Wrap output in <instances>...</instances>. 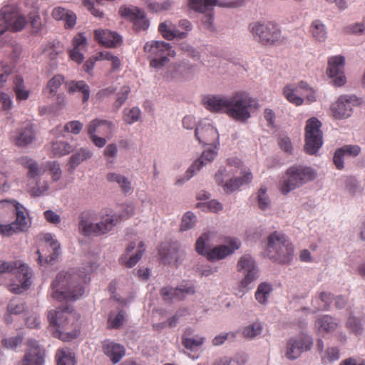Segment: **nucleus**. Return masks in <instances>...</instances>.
<instances>
[{"label":"nucleus","instance_id":"nucleus-22","mask_svg":"<svg viewBox=\"0 0 365 365\" xmlns=\"http://www.w3.org/2000/svg\"><path fill=\"white\" fill-rule=\"evenodd\" d=\"M87 48L86 38L78 34L72 40V47L68 49L69 58L71 61L81 64L84 59L83 52Z\"/></svg>","mask_w":365,"mask_h":365},{"label":"nucleus","instance_id":"nucleus-64","mask_svg":"<svg viewBox=\"0 0 365 365\" xmlns=\"http://www.w3.org/2000/svg\"><path fill=\"white\" fill-rule=\"evenodd\" d=\"M83 128V124L78 120H71L65 124L63 130L74 135L79 134Z\"/></svg>","mask_w":365,"mask_h":365},{"label":"nucleus","instance_id":"nucleus-25","mask_svg":"<svg viewBox=\"0 0 365 365\" xmlns=\"http://www.w3.org/2000/svg\"><path fill=\"white\" fill-rule=\"evenodd\" d=\"M158 30L162 37L168 41L183 39L187 36V32H180L176 25L170 19L160 22Z\"/></svg>","mask_w":365,"mask_h":365},{"label":"nucleus","instance_id":"nucleus-17","mask_svg":"<svg viewBox=\"0 0 365 365\" xmlns=\"http://www.w3.org/2000/svg\"><path fill=\"white\" fill-rule=\"evenodd\" d=\"M240 246L241 242L239 239L228 237L225 240L223 245L210 250L207 253V258L210 260H220L224 259L240 249Z\"/></svg>","mask_w":365,"mask_h":365},{"label":"nucleus","instance_id":"nucleus-12","mask_svg":"<svg viewBox=\"0 0 365 365\" xmlns=\"http://www.w3.org/2000/svg\"><path fill=\"white\" fill-rule=\"evenodd\" d=\"M237 270L243 275L240 288L248 289L249 285L258 279L259 269L255 259L249 254L242 255L237 263Z\"/></svg>","mask_w":365,"mask_h":365},{"label":"nucleus","instance_id":"nucleus-26","mask_svg":"<svg viewBox=\"0 0 365 365\" xmlns=\"http://www.w3.org/2000/svg\"><path fill=\"white\" fill-rule=\"evenodd\" d=\"M19 163L27 170V180L41 178L45 172V165L28 156H23L19 160Z\"/></svg>","mask_w":365,"mask_h":365},{"label":"nucleus","instance_id":"nucleus-18","mask_svg":"<svg viewBox=\"0 0 365 365\" xmlns=\"http://www.w3.org/2000/svg\"><path fill=\"white\" fill-rule=\"evenodd\" d=\"M36 133L31 123L14 130L11 135V142L19 148H27L36 140Z\"/></svg>","mask_w":365,"mask_h":365},{"label":"nucleus","instance_id":"nucleus-3","mask_svg":"<svg viewBox=\"0 0 365 365\" xmlns=\"http://www.w3.org/2000/svg\"><path fill=\"white\" fill-rule=\"evenodd\" d=\"M252 174L246 169L240 160L236 158L227 159L225 168H220L215 175L216 183L223 187L226 192H232L243 185L252 180Z\"/></svg>","mask_w":365,"mask_h":365},{"label":"nucleus","instance_id":"nucleus-56","mask_svg":"<svg viewBox=\"0 0 365 365\" xmlns=\"http://www.w3.org/2000/svg\"><path fill=\"white\" fill-rule=\"evenodd\" d=\"M118 152V148L115 143H110L106 145L103 150V155L107 160L108 165H113L115 163Z\"/></svg>","mask_w":365,"mask_h":365},{"label":"nucleus","instance_id":"nucleus-34","mask_svg":"<svg viewBox=\"0 0 365 365\" xmlns=\"http://www.w3.org/2000/svg\"><path fill=\"white\" fill-rule=\"evenodd\" d=\"M49 190L48 181L41 178L27 180L26 190L31 197H37L46 195Z\"/></svg>","mask_w":365,"mask_h":365},{"label":"nucleus","instance_id":"nucleus-29","mask_svg":"<svg viewBox=\"0 0 365 365\" xmlns=\"http://www.w3.org/2000/svg\"><path fill=\"white\" fill-rule=\"evenodd\" d=\"M103 353L110 359L113 364L118 363L125 354L123 346L110 340H105L103 342Z\"/></svg>","mask_w":365,"mask_h":365},{"label":"nucleus","instance_id":"nucleus-27","mask_svg":"<svg viewBox=\"0 0 365 365\" xmlns=\"http://www.w3.org/2000/svg\"><path fill=\"white\" fill-rule=\"evenodd\" d=\"M97 222H94V215L90 212H84L80 216L78 229L84 236H100L97 229Z\"/></svg>","mask_w":365,"mask_h":365},{"label":"nucleus","instance_id":"nucleus-31","mask_svg":"<svg viewBox=\"0 0 365 365\" xmlns=\"http://www.w3.org/2000/svg\"><path fill=\"white\" fill-rule=\"evenodd\" d=\"M106 178L110 183L116 184L125 194H131L133 192L134 188L130 180L120 173L109 172Z\"/></svg>","mask_w":365,"mask_h":365},{"label":"nucleus","instance_id":"nucleus-49","mask_svg":"<svg viewBox=\"0 0 365 365\" xmlns=\"http://www.w3.org/2000/svg\"><path fill=\"white\" fill-rule=\"evenodd\" d=\"M319 329L326 331H331L334 330L337 326V323L330 316L325 315L319 318L317 321Z\"/></svg>","mask_w":365,"mask_h":365},{"label":"nucleus","instance_id":"nucleus-41","mask_svg":"<svg viewBox=\"0 0 365 365\" xmlns=\"http://www.w3.org/2000/svg\"><path fill=\"white\" fill-rule=\"evenodd\" d=\"M68 91L70 93L81 92L83 94V103L88 101L90 98V88L83 81H71L68 85Z\"/></svg>","mask_w":365,"mask_h":365},{"label":"nucleus","instance_id":"nucleus-32","mask_svg":"<svg viewBox=\"0 0 365 365\" xmlns=\"http://www.w3.org/2000/svg\"><path fill=\"white\" fill-rule=\"evenodd\" d=\"M95 38L106 47H116L121 43V37L116 33L109 30H96Z\"/></svg>","mask_w":365,"mask_h":365},{"label":"nucleus","instance_id":"nucleus-55","mask_svg":"<svg viewBox=\"0 0 365 365\" xmlns=\"http://www.w3.org/2000/svg\"><path fill=\"white\" fill-rule=\"evenodd\" d=\"M339 356V349L337 347H328L326 349L324 354L322 356V361L323 364L330 363L338 360Z\"/></svg>","mask_w":365,"mask_h":365},{"label":"nucleus","instance_id":"nucleus-44","mask_svg":"<svg viewBox=\"0 0 365 365\" xmlns=\"http://www.w3.org/2000/svg\"><path fill=\"white\" fill-rule=\"evenodd\" d=\"M263 327L259 322H255L242 329V334L245 339H253L260 335L262 332Z\"/></svg>","mask_w":365,"mask_h":365},{"label":"nucleus","instance_id":"nucleus-19","mask_svg":"<svg viewBox=\"0 0 365 365\" xmlns=\"http://www.w3.org/2000/svg\"><path fill=\"white\" fill-rule=\"evenodd\" d=\"M344 57L336 56L329 58L328 61L327 74L333 78L335 86H341L346 83V77L344 74Z\"/></svg>","mask_w":365,"mask_h":365},{"label":"nucleus","instance_id":"nucleus-36","mask_svg":"<svg viewBox=\"0 0 365 365\" xmlns=\"http://www.w3.org/2000/svg\"><path fill=\"white\" fill-rule=\"evenodd\" d=\"M297 185V167L289 168L283 176L280 182V191L287 195L291 190H294Z\"/></svg>","mask_w":365,"mask_h":365},{"label":"nucleus","instance_id":"nucleus-47","mask_svg":"<svg viewBox=\"0 0 365 365\" xmlns=\"http://www.w3.org/2000/svg\"><path fill=\"white\" fill-rule=\"evenodd\" d=\"M197 221V216L191 211L186 212L182 217L180 230L182 232L193 228Z\"/></svg>","mask_w":365,"mask_h":365},{"label":"nucleus","instance_id":"nucleus-8","mask_svg":"<svg viewBox=\"0 0 365 365\" xmlns=\"http://www.w3.org/2000/svg\"><path fill=\"white\" fill-rule=\"evenodd\" d=\"M247 0H187L188 8L197 13L206 15L205 22L207 26L212 25L215 6L222 8H237L242 6Z\"/></svg>","mask_w":365,"mask_h":365},{"label":"nucleus","instance_id":"nucleus-21","mask_svg":"<svg viewBox=\"0 0 365 365\" xmlns=\"http://www.w3.org/2000/svg\"><path fill=\"white\" fill-rule=\"evenodd\" d=\"M133 213V207L128 206L126 209V215L120 217L115 213H109L103 215L101 220L97 222V229L99 231V235H103L110 232L121 220L122 217L131 216Z\"/></svg>","mask_w":365,"mask_h":365},{"label":"nucleus","instance_id":"nucleus-11","mask_svg":"<svg viewBox=\"0 0 365 365\" xmlns=\"http://www.w3.org/2000/svg\"><path fill=\"white\" fill-rule=\"evenodd\" d=\"M322 123L315 117L308 119L305 125L304 150L309 155L316 154L323 145Z\"/></svg>","mask_w":365,"mask_h":365},{"label":"nucleus","instance_id":"nucleus-20","mask_svg":"<svg viewBox=\"0 0 365 365\" xmlns=\"http://www.w3.org/2000/svg\"><path fill=\"white\" fill-rule=\"evenodd\" d=\"M357 103L354 96H340L337 101L331 106V110L336 118H346L351 115L352 106Z\"/></svg>","mask_w":365,"mask_h":365},{"label":"nucleus","instance_id":"nucleus-50","mask_svg":"<svg viewBox=\"0 0 365 365\" xmlns=\"http://www.w3.org/2000/svg\"><path fill=\"white\" fill-rule=\"evenodd\" d=\"M141 115V111L138 107L131 108H125L123 110V120L129 125H131L139 120Z\"/></svg>","mask_w":365,"mask_h":365},{"label":"nucleus","instance_id":"nucleus-46","mask_svg":"<svg viewBox=\"0 0 365 365\" xmlns=\"http://www.w3.org/2000/svg\"><path fill=\"white\" fill-rule=\"evenodd\" d=\"M14 90L16 93V99L25 101L29 97V91L25 88L24 80L20 76H16L14 81Z\"/></svg>","mask_w":365,"mask_h":365},{"label":"nucleus","instance_id":"nucleus-39","mask_svg":"<svg viewBox=\"0 0 365 365\" xmlns=\"http://www.w3.org/2000/svg\"><path fill=\"white\" fill-rule=\"evenodd\" d=\"M72 150V146L66 141L56 139L51 143V152L54 157L66 155Z\"/></svg>","mask_w":365,"mask_h":365},{"label":"nucleus","instance_id":"nucleus-16","mask_svg":"<svg viewBox=\"0 0 365 365\" xmlns=\"http://www.w3.org/2000/svg\"><path fill=\"white\" fill-rule=\"evenodd\" d=\"M14 212L16 216L15 221L3 225L2 235L9 236L19 232H24L29 227L30 220L26 217L25 207L19 204Z\"/></svg>","mask_w":365,"mask_h":365},{"label":"nucleus","instance_id":"nucleus-1","mask_svg":"<svg viewBox=\"0 0 365 365\" xmlns=\"http://www.w3.org/2000/svg\"><path fill=\"white\" fill-rule=\"evenodd\" d=\"M202 103L211 112L225 113L242 123H246L259 107L258 101L244 91H235L230 96L207 95L202 98Z\"/></svg>","mask_w":365,"mask_h":365},{"label":"nucleus","instance_id":"nucleus-57","mask_svg":"<svg viewBox=\"0 0 365 365\" xmlns=\"http://www.w3.org/2000/svg\"><path fill=\"white\" fill-rule=\"evenodd\" d=\"M19 205V203L16 201L7 200L0 201V217L10 213H14V210Z\"/></svg>","mask_w":365,"mask_h":365},{"label":"nucleus","instance_id":"nucleus-45","mask_svg":"<svg viewBox=\"0 0 365 365\" xmlns=\"http://www.w3.org/2000/svg\"><path fill=\"white\" fill-rule=\"evenodd\" d=\"M310 32L313 37L319 41H323L327 38L325 26L319 20H315L312 23Z\"/></svg>","mask_w":365,"mask_h":365},{"label":"nucleus","instance_id":"nucleus-61","mask_svg":"<svg viewBox=\"0 0 365 365\" xmlns=\"http://www.w3.org/2000/svg\"><path fill=\"white\" fill-rule=\"evenodd\" d=\"M185 68V65H180L177 63L172 64L167 71L166 77L168 78H175L178 77L184 78L185 77L183 73Z\"/></svg>","mask_w":365,"mask_h":365},{"label":"nucleus","instance_id":"nucleus-38","mask_svg":"<svg viewBox=\"0 0 365 365\" xmlns=\"http://www.w3.org/2000/svg\"><path fill=\"white\" fill-rule=\"evenodd\" d=\"M316 101L314 91L306 83L300 82L298 84V106L303 103H310Z\"/></svg>","mask_w":365,"mask_h":365},{"label":"nucleus","instance_id":"nucleus-54","mask_svg":"<svg viewBox=\"0 0 365 365\" xmlns=\"http://www.w3.org/2000/svg\"><path fill=\"white\" fill-rule=\"evenodd\" d=\"M48 170L53 182L58 181L62 176V171L58 163L56 161L48 162L45 165V170Z\"/></svg>","mask_w":365,"mask_h":365},{"label":"nucleus","instance_id":"nucleus-60","mask_svg":"<svg viewBox=\"0 0 365 365\" xmlns=\"http://www.w3.org/2000/svg\"><path fill=\"white\" fill-rule=\"evenodd\" d=\"M313 345L312 338L304 333L298 335V351H307L311 349Z\"/></svg>","mask_w":365,"mask_h":365},{"label":"nucleus","instance_id":"nucleus-9","mask_svg":"<svg viewBox=\"0 0 365 365\" xmlns=\"http://www.w3.org/2000/svg\"><path fill=\"white\" fill-rule=\"evenodd\" d=\"M144 51L150 59V65L156 69L162 68L168 61V56H174L175 51L169 43L150 41L145 43Z\"/></svg>","mask_w":365,"mask_h":365},{"label":"nucleus","instance_id":"nucleus-51","mask_svg":"<svg viewBox=\"0 0 365 365\" xmlns=\"http://www.w3.org/2000/svg\"><path fill=\"white\" fill-rule=\"evenodd\" d=\"M177 299L182 300L187 295H192L195 292V287L191 282H182L176 287Z\"/></svg>","mask_w":365,"mask_h":365},{"label":"nucleus","instance_id":"nucleus-33","mask_svg":"<svg viewBox=\"0 0 365 365\" xmlns=\"http://www.w3.org/2000/svg\"><path fill=\"white\" fill-rule=\"evenodd\" d=\"M159 255L165 263L178 262L180 252L176 244L164 243L160 245Z\"/></svg>","mask_w":365,"mask_h":365},{"label":"nucleus","instance_id":"nucleus-6","mask_svg":"<svg viewBox=\"0 0 365 365\" xmlns=\"http://www.w3.org/2000/svg\"><path fill=\"white\" fill-rule=\"evenodd\" d=\"M6 275L16 277L15 282L9 285V290L14 293H21L31 284L32 272L26 264L21 262H0V278Z\"/></svg>","mask_w":365,"mask_h":365},{"label":"nucleus","instance_id":"nucleus-5","mask_svg":"<svg viewBox=\"0 0 365 365\" xmlns=\"http://www.w3.org/2000/svg\"><path fill=\"white\" fill-rule=\"evenodd\" d=\"M294 252V245L284 233L275 231L268 236L266 252L269 259L281 264L288 263L293 258Z\"/></svg>","mask_w":365,"mask_h":365},{"label":"nucleus","instance_id":"nucleus-42","mask_svg":"<svg viewBox=\"0 0 365 365\" xmlns=\"http://www.w3.org/2000/svg\"><path fill=\"white\" fill-rule=\"evenodd\" d=\"M57 365H75L76 360L73 353L68 348L58 349L56 351Z\"/></svg>","mask_w":365,"mask_h":365},{"label":"nucleus","instance_id":"nucleus-7","mask_svg":"<svg viewBox=\"0 0 365 365\" xmlns=\"http://www.w3.org/2000/svg\"><path fill=\"white\" fill-rule=\"evenodd\" d=\"M249 31L254 39L265 46L276 45L282 41V31L274 21H255L249 25Z\"/></svg>","mask_w":365,"mask_h":365},{"label":"nucleus","instance_id":"nucleus-59","mask_svg":"<svg viewBox=\"0 0 365 365\" xmlns=\"http://www.w3.org/2000/svg\"><path fill=\"white\" fill-rule=\"evenodd\" d=\"M197 207L201 208L203 211L213 212H217L222 209V205L216 200L197 203Z\"/></svg>","mask_w":365,"mask_h":365},{"label":"nucleus","instance_id":"nucleus-37","mask_svg":"<svg viewBox=\"0 0 365 365\" xmlns=\"http://www.w3.org/2000/svg\"><path fill=\"white\" fill-rule=\"evenodd\" d=\"M93 156V152L88 148H81L75 152L69 158L68 166L69 169L74 170L83 161L91 158Z\"/></svg>","mask_w":365,"mask_h":365},{"label":"nucleus","instance_id":"nucleus-58","mask_svg":"<svg viewBox=\"0 0 365 365\" xmlns=\"http://www.w3.org/2000/svg\"><path fill=\"white\" fill-rule=\"evenodd\" d=\"M125 319V312L120 310L115 316L110 315L108 321V327L111 329H118L120 327Z\"/></svg>","mask_w":365,"mask_h":365},{"label":"nucleus","instance_id":"nucleus-13","mask_svg":"<svg viewBox=\"0 0 365 365\" xmlns=\"http://www.w3.org/2000/svg\"><path fill=\"white\" fill-rule=\"evenodd\" d=\"M101 126L107 127V132L109 133V136L114 135L117 130V126L112 121L105 119L96 118L88 123L87 125L88 135L93 143L99 148H103L106 145L108 140L106 137H100L96 134L98 128Z\"/></svg>","mask_w":365,"mask_h":365},{"label":"nucleus","instance_id":"nucleus-4","mask_svg":"<svg viewBox=\"0 0 365 365\" xmlns=\"http://www.w3.org/2000/svg\"><path fill=\"white\" fill-rule=\"evenodd\" d=\"M79 314L74 312L70 306L60 307L48 312V319L50 327L53 329V335L62 340H65L63 334L66 333L70 338L74 337L68 331L73 327H76V323L79 319ZM67 338H69L68 336Z\"/></svg>","mask_w":365,"mask_h":365},{"label":"nucleus","instance_id":"nucleus-63","mask_svg":"<svg viewBox=\"0 0 365 365\" xmlns=\"http://www.w3.org/2000/svg\"><path fill=\"white\" fill-rule=\"evenodd\" d=\"M209 239L207 233H203L197 240L195 245V249L198 254L206 256L209 250L206 248V242Z\"/></svg>","mask_w":365,"mask_h":365},{"label":"nucleus","instance_id":"nucleus-15","mask_svg":"<svg viewBox=\"0 0 365 365\" xmlns=\"http://www.w3.org/2000/svg\"><path fill=\"white\" fill-rule=\"evenodd\" d=\"M195 137L200 143L219 146L220 135L217 130L208 121L200 123L195 129Z\"/></svg>","mask_w":365,"mask_h":365},{"label":"nucleus","instance_id":"nucleus-28","mask_svg":"<svg viewBox=\"0 0 365 365\" xmlns=\"http://www.w3.org/2000/svg\"><path fill=\"white\" fill-rule=\"evenodd\" d=\"M205 340V337L202 335H192L191 329H187L182 336V344L187 351L192 352L200 350Z\"/></svg>","mask_w":365,"mask_h":365},{"label":"nucleus","instance_id":"nucleus-30","mask_svg":"<svg viewBox=\"0 0 365 365\" xmlns=\"http://www.w3.org/2000/svg\"><path fill=\"white\" fill-rule=\"evenodd\" d=\"M135 242H131L126 247V253L123 255L119 261L121 264H125L126 267L131 268L134 267L138 261L141 259L143 252H144V244L140 242L138 245L136 253L133 255L129 256L128 255L135 249Z\"/></svg>","mask_w":365,"mask_h":365},{"label":"nucleus","instance_id":"nucleus-23","mask_svg":"<svg viewBox=\"0 0 365 365\" xmlns=\"http://www.w3.org/2000/svg\"><path fill=\"white\" fill-rule=\"evenodd\" d=\"M29 351L26 354L22 365H44V350L36 340L29 341Z\"/></svg>","mask_w":365,"mask_h":365},{"label":"nucleus","instance_id":"nucleus-52","mask_svg":"<svg viewBox=\"0 0 365 365\" xmlns=\"http://www.w3.org/2000/svg\"><path fill=\"white\" fill-rule=\"evenodd\" d=\"M270 199L267 194V188L262 186L257 192V204L262 210H267L270 208Z\"/></svg>","mask_w":365,"mask_h":365},{"label":"nucleus","instance_id":"nucleus-53","mask_svg":"<svg viewBox=\"0 0 365 365\" xmlns=\"http://www.w3.org/2000/svg\"><path fill=\"white\" fill-rule=\"evenodd\" d=\"M64 81V77L61 75H56L50 79L47 83L46 91L49 93V97H53Z\"/></svg>","mask_w":365,"mask_h":365},{"label":"nucleus","instance_id":"nucleus-62","mask_svg":"<svg viewBox=\"0 0 365 365\" xmlns=\"http://www.w3.org/2000/svg\"><path fill=\"white\" fill-rule=\"evenodd\" d=\"M283 95L289 102L297 104V86L294 83L286 85L283 88Z\"/></svg>","mask_w":365,"mask_h":365},{"label":"nucleus","instance_id":"nucleus-43","mask_svg":"<svg viewBox=\"0 0 365 365\" xmlns=\"http://www.w3.org/2000/svg\"><path fill=\"white\" fill-rule=\"evenodd\" d=\"M25 310L24 303L19 299L14 298L11 299L7 306V314L6 321L7 323L11 322L10 316L12 314H20Z\"/></svg>","mask_w":365,"mask_h":365},{"label":"nucleus","instance_id":"nucleus-24","mask_svg":"<svg viewBox=\"0 0 365 365\" xmlns=\"http://www.w3.org/2000/svg\"><path fill=\"white\" fill-rule=\"evenodd\" d=\"M43 240L46 243V246L47 247L48 250L51 253L48 256L43 257L39 250L37 251L38 254V261L41 264L45 263H51L55 261L56 259L58 257L60 252V245L57 240L53 238V236L51 233H46L43 235Z\"/></svg>","mask_w":365,"mask_h":365},{"label":"nucleus","instance_id":"nucleus-10","mask_svg":"<svg viewBox=\"0 0 365 365\" xmlns=\"http://www.w3.org/2000/svg\"><path fill=\"white\" fill-rule=\"evenodd\" d=\"M0 19L6 23L9 29L13 32L22 31L28 24L26 13L15 1L4 5L0 9Z\"/></svg>","mask_w":365,"mask_h":365},{"label":"nucleus","instance_id":"nucleus-40","mask_svg":"<svg viewBox=\"0 0 365 365\" xmlns=\"http://www.w3.org/2000/svg\"><path fill=\"white\" fill-rule=\"evenodd\" d=\"M273 291L272 285L267 282L260 283L255 292V299L261 304H266Z\"/></svg>","mask_w":365,"mask_h":365},{"label":"nucleus","instance_id":"nucleus-14","mask_svg":"<svg viewBox=\"0 0 365 365\" xmlns=\"http://www.w3.org/2000/svg\"><path fill=\"white\" fill-rule=\"evenodd\" d=\"M120 16L133 23L136 31H145L149 28L150 22L144 11L134 6H123L119 9Z\"/></svg>","mask_w":365,"mask_h":365},{"label":"nucleus","instance_id":"nucleus-48","mask_svg":"<svg viewBox=\"0 0 365 365\" xmlns=\"http://www.w3.org/2000/svg\"><path fill=\"white\" fill-rule=\"evenodd\" d=\"M317 176L315 170L309 167H298V183H306Z\"/></svg>","mask_w":365,"mask_h":365},{"label":"nucleus","instance_id":"nucleus-2","mask_svg":"<svg viewBox=\"0 0 365 365\" xmlns=\"http://www.w3.org/2000/svg\"><path fill=\"white\" fill-rule=\"evenodd\" d=\"M93 269V264L83 268L84 275L73 272H59L51 284V297L58 302L78 299L84 293V288L81 283L87 282L86 276Z\"/></svg>","mask_w":365,"mask_h":365},{"label":"nucleus","instance_id":"nucleus-35","mask_svg":"<svg viewBox=\"0 0 365 365\" xmlns=\"http://www.w3.org/2000/svg\"><path fill=\"white\" fill-rule=\"evenodd\" d=\"M213 148H207L201 154V155L191 165V170L195 169L199 172L204 166L211 163L217 155L218 146L212 145Z\"/></svg>","mask_w":365,"mask_h":365}]
</instances>
